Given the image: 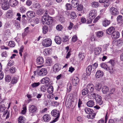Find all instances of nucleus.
Listing matches in <instances>:
<instances>
[{
	"mask_svg": "<svg viewBox=\"0 0 123 123\" xmlns=\"http://www.w3.org/2000/svg\"><path fill=\"white\" fill-rule=\"evenodd\" d=\"M17 16L18 17V18H17V20L19 21H20L21 20V15L19 13H17Z\"/></svg>",
	"mask_w": 123,
	"mask_h": 123,
	"instance_id": "obj_62",
	"label": "nucleus"
},
{
	"mask_svg": "<svg viewBox=\"0 0 123 123\" xmlns=\"http://www.w3.org/2000/svg\"><path fill=\"white\" fill-rule=\"evenodd\" d=\"M47 74V71L45 68H42L38 70L37 73L38 74L39 76H43L46 75Z\"/></svg>",
	"mask_w": 123,
	"mask_h": 123,
	"instance_id": "obj_7",
	"label": "nucleus"
},
{
	"mask_svg": "<svg viewBox=\"0 0 123 123\" xmlns=\"http://www.w3.org/2000/svg\"><path fill=\"white\" fill-rule=\"evenodd\" d=\"M18 81L17 78L15 77H13L12 78L11 82V83L14 84L16 83Z\"/></svg>",
	"mask_w": 123,
	"mask_h": 123,
	"instance_id": "obj_43",
	"label": "nucleus"
},
{
	"mask_svg": "<svg viewBox=\"0 0 123 123\" xmlns=\"http://www.w3.org/2000/svg\"><path fill=\"white\" fill-rule=\"evenodd\" d=\"M96 89L98 91H99L101 88V85L98 83L96 84L95 86Z\"/></svg>",
	"mask_w": 123,
	"mask_h": 123,
	"instance_id": "obj_44",
	"label": "nucleus"
},
{
	"mask_svg": "<svg viewBox=\"0 0 123 123\" xmlns=\"http://www.w3.org/2000/svg\"><path fill=\"white\" fill-rule=\"evenodd\" d=\"M79 80L78 77H75L72 80V84L74 86H76L79 82Z\"/></svg>",
	"mask_w": 123,
	"mask_h": 123,
	"instance_id": "obj_25",
	"label": "nucleus"
},
{
	"mask_svg": "<svg viewBox=\"0 0 123 123\" xmlns=\"http://www.w3.org/2000/svg\"><path fill=\"white\" fill-rule=\"evenodd\" d=\"M93 98H94L97 104L99 105H101L103 103V102L101 100V97L96 93H92L91 94Z\"/></svg>",
	"mask_w": 123,
	"mask_h": 123,
	"instance_id": "obj_2",
	"label": "nucleus"
},
{
	"mask_svg": "<svg viewBox=\"0 0 123 123\" xmlns=\"http://www.w3.org/2000/svg\"><path fill=\"white\" fill-rule=\"evenodd\" d=\"M101 51V48L100 47H98L95 48L94 54L95 55H99Z\"/></svg>",
	"mask_w": 123,
	"mask_h": 123,
	"instance_id": "obj_28",
	"label": "nucleus"
},
{
	"mask_svg": "<svg viewBox=\"0 0 123 123\" xmlns=\"http://www.w3.org/2000/svg\"><path fill=\"white\" fill-rule=\"evenodd\" d=\"M8 45L10 47H14L15 46V44L14 41H10Z\"/></svg>",
	"mask_w": 123,
	"mask_h": 123,
	"instance_id": "obj_49",
	"label": "nucleus"
},
{
	"mask_svg": "<svg viewBox=\"0 0 123 123\" xmlns=\"http://www.w3.org/2000/svg\"><path fill=\"white\" fill-rule=\"evenodd\" d=\"M77 37L76 36H74L72 38V40L74 42H75L77 40Z\"/></svg>",
	"mask_w": 123,
	"mask_h": 123,
	"instance_id": "obj_64",
	"label": "nucleus"
},
{
	"mask_svg": "<svg viewBox=\"0 0 123 123\" xmlns=\"http://www.w3.org/2000/svg\"><path fill=\"white\" fill-rule=\"evenodd\" d=\"M50 79L48 77H45L42 79L41 81V82L42 83L49 84Z\"/></svg>",
	"mask_w": 123,
	"mask_h": 123,
	"instance_id": "obj_22",
	"label": "nucleus"
},
{
	"mask_svg": "<svg viewBox=\"0 0 123 123\" xmlns=\"http://www.w3.org/2000/svg\"><path fill=\"white\" fill-rule=\"evenodd\" d=\"M92 7L96 8L98 7L99 6V4L98 2H94L92 3Z\"/></svg>",
	"mask_w": 123,
	"mask_h": 123,
	"instance_id": "obj_47",
	"label": "nucleus"
},
{
	"mask_svg": "<svg viewBox=\"0 0 123 123\" xmlns=\"http://www.w3.org/2000/svg\"><path fill=\"white\" fill-rule=\"evenodd\" d=\"M61 65H60L56 64L54 65L53 67L54 71L56 72L59 71L61 69Z\"/></svg>",
	"mask_w": 123,
	"mask_h": 123,
	"instance_id": "obj_16",
	"label": "nucleus"
},
{
	"mask_svg": "<svg viewBox=\"0 0 123 123\" xmlns=\"http://www.w3.org/2000/svg\"><path fill=\"white\" fill-rule=\"evenodd\" d=\"M108 63L111 64L112 66H108L106 70L108 71L111 74L113 73L114 71V69L112 66L114 65L115 64L114 61L113 60H111L108 62Z\"/></svg>",
	"mask_w": 123,
	"mask_h": 123,
	"instance_id": "obj_4",
	"label": "nucleus"
},
{
	"mask_svg": "<svg viewBox=\"0 0 123 123\" xmlns=\"http://www.w3.org/2000/svg\"><path fill=\"white\" fill-rule=\"evenodd\" d=\"M89 92V91L86 88L83 90L82 91V95H85Z\"/></svg>",
	"mask_w": 123,
	"mask_h": 123,
	"instance_id": "obj_39",
	"label": "nucleus"
},
{
	"mask_svg": "<svg viewBox=\"0 0 123 123\" xmlns=\"http://www.w3.org/2000/svg\"><path fill=\"white\" fill-rule=\"evenodd\" d=\"M5 79L6 81L7 82H10L11 79L10 76L9 75H6Z\"/></svg>",
	"mask_w": 123,
	"mask_h": 123,
	"instance_id": "obj_45",
	"label": "nucleus"
},
{
	"mask_svg": "<svg viewBox=\"0 0 123 123\" xmlns=\"http://www.w3.org/2000/svg\"><path fill=\"white\" fill-rule=\"evenodd\" d=\"M79 58L80 61H81L84 59L85 57L84 53L80 52L79 55Z\"/></svg>",
	"mask_w": 123,
	"mask_h": 123,
	"instance_id": "obj_34",
	"label": "nucleus"
},
{
	"mask_svg": "<svg viewBox=\"0 0 123 123\" xmlns=\"http://www.w3.org/2000/svg\"><path fill=\"white\" fill-rule=\"evenodd\" d=\"M85 112L87 114H89L93 112V110L89 108H86L85 109Z\"/></svg>",
	"mask_w": 123,
	"mask_h": 123,
	"instance_id": "obj_35",
	"label": "nucleus"
},
{
	"mask_svg": "<svg viewBox=\"0 0 123 123\" xmlns=\"http://www.w3.org/2000/svg\"><path fill=\"white\" fill-rule=\"evenodd\" d=\"M6 109V107L4 104H0V112H2L4 111Z\"/></svg>",
	"mask_w": 123,
	"mask_h": 123,
	"instance_id": "obj_37",
	"label": "nucleus"
},
{
	"mask_svg": "<svg viewBox=\"0 0 123 123\" xmlns=\"http://www.w3.org/2000/svg\"><path fill=\"white\" fill-rule=\"evenodd\" d=\"M97 12L96 10H93L91 11L89 14V18L91 19L94 18L97 15Z\"/></svg>",
	"mask_w": 123,
	"mask_h": 123,
	"instance_id": "obj_9",
	"label": "nucleus"
},
{
	"mask_svg": "<svg viewBox=\"0 0 123 123\" xmlns=\"http://www.w3.org/2000/svg\"><path fill=\"white\" fill-rule=\"evenodd\" d=\"M43 119L44 121L48 122L51 119L50 115L48 114H46L43 117Z\"/></svg>",
	"mask_w": 123,
	"mask_h": 123,
	"instance_id": "obj_24",
	"label": "nucleus"
},
{
	"mask_svg": "<svg viewBox=\"0 0 123 123\" xmlns=\"http://www.w3.org/2000/svg\"><path fill=\"white\" fill-rule=\"evenodd\" d=\"M115 30V28L114 27H111L107 29L106 32L107 34L110 35L112 34L114 32Z\"/></svg>",
	"mask_w": 123,
	"mask_h": 123,
	"instance_id": "obj_15",
	"label": "nucleus"
},
{
	"mask_svg": "<svg viewBox=\"0 0 123 123\" xmlns=\"http://www.w3.org/2000/svg\"><path fill=\"white\" fill-rule=\"evenodd\" d=\"M110 11L111 14L113 15H117L119 12L117 9L114 7H112L110 8Z\"/></svg>",
	"mask_w": 123,
	"mask_h": 123,
	"instance_id": "obj_8",
	"label": "nucleus"
},
{
	"mask_svg": "<svg viewBox=\"0 0 123 123\" xmlns=\"http://www.w3.org/2000/svg\"><path fill=\"white\" fill-rule=\"evenodd\" d=\"M86 88L89 91V92L92 93L94 90V87L92 84H90L87 85Z\"/></svg>",
	"mask_w": 123,
	"mask_h": 123,
	"instance_id": "obj_10",
	"label": "nucleus"
},
{
	"mask_svg": "<svg viewBox=\"0 0 123 123\" xmlns=\"http://www.w3.org/2000/svg\"><path fill=\"white\" fill-rule=\"evenodd\" d=\"M96 35L98 37H101L103 35V32L102 31H99L97 32Z\"/></svg>",
	"mask_w": 123,
	"mask_h": 123,
	"instance_id": "obj_41",
	"label": "nucleus"
},
{
	"mask_svg": "<svg viewBox=\"0 0 123 123\" xmlns=\"http://www.w3.org/2000/svg\"><path fill=\"white\" fill-rule=\"evenodd\" d=\"M53 22L52 18L48 16H43L42 18V23L43 24L49 25L52 24Z\"/></svg>",
	"mask_w": 123,
	"mask_h": 123,
	"instance_id": "obj_1",
	"label": "nucleus"
},
{
	"mask_svg": "<svg viewBox=\"0 0 123 123\" xmlns=\"http://www.w3.org/2000/svg\"><path fill=\"white\" fill-rule=\"evenodd\" d=\"M52 115L55 117H59L60 116V113L57 110H54L51 111Z\"/></svg>",
	"mask_w": 123,
	"mask_h": 123,
	"instance_id": "obj_14",
	"label": "nucleus"
},
{
	"mask_svg": "<svg viewBox=\"0 0 123 123\" xmlns=\"http://www.w3.org/2000/svg\"><path fill=\"white\" fill-rule=\"evenodd\" d=\"M87 104L88 106L92 107L94 105V103L93 101L90 100L87 102Z\"/></svg>",
	"mask_w": 123,
	"mask_h": 123,
	"instance_id": "obj_33",
	"label": "nucleus"
},
{
	"mask_svg": "<svg viewBox=\"0 0 123 123\" xmlns=\"http://www.w3.org/2000/svg\"><path fill=\"white\" fill-rule=\"evenodd\" d=\"M41 7L40 4L38 3H36L34 5V7L36 8H39Z\"/></svg>",
	"mask_w": 123,
	"mask_h": 123,
	"instance_id": "obj_57",
	"label": "nucleus"
},
{
	"mask_svg": "<svg viewBox=\"0 0 123 123\" xmlns=\"http://www.w3.org/2000/svg\"><path fill=\"white\" fill-rule=\"evenodd\" d=\"M56 28L57 30L60 31L62 30L63 27L61 25H59L56 26Z\"/></svg>",
	"mask_w": 123,
	"mask_h": 123,
	"instance_id": "obj_52",
	"label": "nucleus"
},
{
	"mask_svg": "<svg viewBox=\"0 0 123 123\" xmlns=\"http://www.w3.org/2000/svg\"><path fill=\"white\" fill-rule=\"evenodd\" d=\"M18 2L17 0H10L9 4L11 6L14 7L17 6Z\"/></svg>",
	"mask_w": 123,
	"mask_h": 123,
	"instance_id": "obj_11",
	"label": "nucleus"
},
{
	"mask_svg": "<svg viewBox=\"0 0 123 123\" xmlns=\"http://www.w3.org/2000/svg\"><path fill=\"white\" fill-rule=\"evenodd\" d=\"M72 6L75 8L77 6L79 5L80 2L79 0H72L71 1Z\"/></svg>",
	"mask_w": 123,
	"mask_h": 123,
	"instance_id": "obj_12",
	"label": "nucleus"
},
{
	"mask_svg": "<svg viewBox=\"0 0 123 123\" xmlns=\"http://www.w3.org/2000/svg\"><path fill=\"white\" fill-rule=\"evenodd\" d=\"M41 90L43 92H45L46 90V87L44 86H42L41 87Z\"/></svg>",
	"mask_w": 123,
	"mask_h": 123,
	"instance_id": "obj_63",
	"label": "nucleus"
},
{
	"mask_svg": "<svg viewBox=\"0 0 123 123\" xmlns=\"http://www.w3.org/2000/svg\"><path fill=\"white\" fill-rule=\"evenodd\" d=\"M119 33L118 32L114 31L112 33L111 37L113 39H117L119 37Z\"/></svg>",
	"mask_w": 123,
	"mask_h": 123,
	"instance_id": "obj_21",
	"label": "nucleus"
},
{
	"mask_svg": "<svg viewBox=\"0 0 123 123\" xmlns=\"http://www.w3.org/2000/svg\"><path fill=\"white\" fill-rule=\"evenodd\" d=\"M110 23V21L106 19L104 20L102 22V24L103 26L106 27L108 26Z\"/></svg>",
	"mask_w": 123,
	"mask_h": 123,
	"instance_id": "obj_29",
	"label": "nucleus"
},
{
	"mask_svg": "<svg viewBox=\"0 0 123 123\" xmlns=\"http://www.w3.org/2000/svg\"><path fill=\"white\" fill-rule=\"evenodd\" d=\"M52 61L51 59L47 58L46 61V65L48 66H50L52 64Z\"/></svg>",
	"mask_w": 123,
	"mask_h": 123,
	"instance_id": "obj_31",
	"label": "nucleus"
},
{
	"mask_svg": "<svg viewBox=\"0 0 123 123\" xmlns=\"http://www.w3.org/2000/svg\"><path fill=\"white\" fill-rule=\"evenodd\" d=\"M52 51V49H46L44 50L43 53L45 55H48L51 54Z\"/></svg>",
	"mask_w": 123,
	"mask_h": 123,
	"instance_id": "obj_17",
	"label": "nucleus"
},
{
	"mask_svg": "<svg viewBox=\"0 0 123 123\" xmlns=\"http://www.w3.org/2000/svg\"><path fill=\"white\" fill-rule=\"evenodd\" d=\"M0 3L2 4V8L4 10H7L9 7V4L6 0H0Z\"/></svg>",
	"mask_w": 123,
	"mask_h": 123,
	"instance_id": "obj_3",
	"label": "nucleus"
},
{
	"mask_svg": "<svg viewBox=\"0 0 123 123\" xmlns=\"http://www.w3.org/2000/svg\"><path fill=\"white\" fill-rule=\"evenodd\" d=\"M6 115V118L7 119L9 117V113L8 112V111L7 110H6L4 113L3 116L4 117H5Z\"/></svg>",
	"mask_w": 123,
	"mask_h": 123,
	"instance_id": "obj_48",
	"label": "nucleus"
},
{
	"mask_svg": "<svg viewBox=\"0 0 123 123\" xmlns=\"http://www.w3.org/2000/svg\"><path fill=\"white\" fill-rule=\"evenodd\" d=\"M26 14L27 17L30 18L33 17L35 16V14L34 12L32 11H29L27 12Z\"/></svg>",
	"mask_w": 123,
	"mask_h": 123,
	"instance_id": "obj_19",
	"label": "nucleus"
},
{
	"mask_svg": "<svg viewBox=\"0 0 123 123\" xmlns=\"http://www.w3.org/2000/svg\"><path fill=\"white\" fill-rule=\"evenodd\" d=\"M104 75V73L102 71L98 70L97 71L96 74V76L97 78H99L102 77Z\"/></svg>",
	"mask_w": 123,
	"mask_h": 123,
	"instance_id": "obj_18",
	"label": "nucleus"
},
{
	"mask_svg": "<svg viewBox=\"0 0 123 123\" xmlns=\"http://www.w3.org/2000/svg\"><path fill=\"white\" fill-rule=\"evenodd\" d=\"M71 18H75L76 17V14L74 12H72L70 14Z\"/></svg>",
	"mask_w": 123,
	"mask_h": 123,
	"instance_id": "obj_51",
	"label": "nucleus"
},
{
	"mask_svg": "<svg viewBox=\"0 0 123 123\" xmlns=\"http://www.w3.org/2000/svg\"><path fill=\"white\" fill-rule=\"evenodd\" d=\"M101 66L102 68L105 69L106 70L108 67L107 65L106 64L103 63H101Z\"/></svg>",
	"mask_w": 123,
	"mask_h": 123,
	"instance_id": "obj_54",
	"label": "nucleus"
},
{
	"mask_svg": "<svg viewBox=\"0 0 123 123\" xmlns=\"http://www.w3.org/2000/svg\"><path fill=\"white\" fill-rule=\"evenodd\" d=\"M10 72L12 73H14L15 71V68L13 67L10 68L9 69Z\"/></svg>",
	"mask_w": 123,
	"mask_h": 123,
	"instance_id": "obj_58",
	"label": "nucleus"
},
{
	"mask_svg": "<svg viewBox=\"0 0 123 123\" xmlns=\"http://www.w3.org/2000/svg\"><path fill=\"white\" fill-rule=\"evenodd\" d=\"M109 89L108 87L106 86H103L102 89V92L104 94L107 93L109 91Z\"/></svg>",
	"mask_w": 123,
	"mask_h": 123,
	"instance_id": "obj_26",
	"label": "nucleus"
},
{
	"mask_svg": "<svg viewBox=\"0 0 123 123\" xmlns=\"http://www.w3.org/2000/svg\"><path fill=\"white\" fill-rule=\"evenodd\" d=\"M69 40L68 37L67 36H65L63 37V41L64 42H66Z\"/></svg>",
	"mask_w": 123,
	"mask_h": 123,
	"instance_id": "obj_60",
	"label": "nucleus"
},
{
	"mask_svg": "<svg viewBox=\"0 0 123 123\" xmlns=\"http://www.w3.org/2000/svg\"><path fill=\"white\" fill-rule=\"evenodd\" d=\"M13 12L12 10H9L7 11V17L8 18L11 17L12 16Z\"/></svg>",
	"mask_w": 123,
	"mask_h": 123,
	"instance_id": "obj_36",
	"label": "nucleus"
},
{
	"mask_svg": "<svg viewBox=\"0 0 123 123\" xmlns=\"http://www.w3.org/2000/svg\"><path fill=\"white\" fill-rule=\"evenodd\" d=\"M103 3H104V6L105 7H107L109 5V3L107 0L106 1V0Z\"/></svg>",
	"mask_w": 123,
	"mask_h": 123,
	"instance_id": "obj_59",
	"label": "nucleus"
},
{
	"mask_svg": "<svg viewBox=\"0 0 123 123\" xmlns=\"http://www.w3.org/2000/svg\"><path fill=\"white\" fill-rule=\"evenodd\" d=\"M40 84V83L39 82H35L33 83L31 85V86L33 88H35L38 86Z\"/></svg>",
	"mask_w": 123,
	"mask_h": 123,
	"instance_id": "obj_40",
	"label": "nucleus"
},
{
	"mask_svg": "<svg viewBox=\"0 0 123 123\" xmlns=\"http://www.w3.org/2000/svg\"><path fill=\"white\" fill-rule=\"evenodd\" d=\"M32 3V2L31 1L28 0L26 2V4L27 6H30L31 5Z\"/></svg>",
	"mask_w": 123,
	"mask_h": 123,
	"instance_id": "obj_61",
	"label": "nucleus"
},
{
	"mask_svg": "<svg viewBox=\"0 0 123 123\" xmlns=\"http://www.w3.org/2000/svg\"><path fill=\"white\" fill-rule=\"evenodd\" d=\"M92 70V66L91 65L89 66L86 69V74L87 75H89L91 73Z\"/></svg>",
	"mask_w": 123,
	"mask_h": 123,
	"instance_id": "obj_20",
	"label": "nucleus"
},
{
	"mask_svg": "<svg viewBox=\"0 0 123 123\" xmlns=\"http://www.w3.org/2000/svg\"><path fill=\"white\" fill-rule=\"evenodd\" d=\"M77 9L79 11H82L83 8V6L82 5H80L78 6Z\"/></svg>",
	"mask_w": 123,
	"mask_h": 123,
	"instance_id": "obj_53",
	"label": "nucleus"
},
{
	"mask_svg": "<svg viewBox=\"0 0 123 123\" xmlns=\"http://www.w3.org/2000/svg\"><path fill=\"white\" fill-rule=\"evenodd\" d=\"M25 118L23 116H21L19 117L18 123H24Z\"/></svg>",
	"mask_w": 123,
	"mask_h": 123,
	"instance_id": "obj_32",
	"label": "nucleus"
},
{
	"mask_svg": "<svg viewBox=\"0 0 123 123\" xmlns=\"http://www.w3.org/2000/svg\"><path fill=\"white\" fill-rule=\"evenodd\" d=\"M55 43L57 44H60L62 40L61 38L59 36H57L55 37Z\"/></svg>",
	"mask_w": 123,
	"mask_h": 123,
	"instance_id": "obj_27",
	"label": "nucleus"
},
{
	"mask_svg": "<svg viewBox=\"0 0 123 123\" xmlns=\"http://www.w3.org/2000/svg\"><path fill=\"white\" fill-rule=\"evenodd\" d=\"M115 89L114 88H111L110 90L109 91V93L108 95L109 97H111V95L114 94L115 93Z\"/></svg>",
	"mask_w": 123,
	"mask_h": 123,
	"instance_id": "obj_42",
	"label": "nucleus"
},
{
	"mask_svg": "<svg viewBox=\"0 0 123 123\" xmlns=\"http://www.w3.org/2000/svg\"><path fill=\"white\" fill-rule=\"evenodd\" d=\"M52 44L51 40L49 38H47L43 40L42 42L43 45L45 47H48L51 46Z\"/></svg>",
	"mask_w": 123,
	"mask_h": 123,
	"instance_id": "obj_5",
	"label": "nucleus"
},
{
	"mask_svg": "<svg viewBox=\"0 0 123 123\" xmlns=\"http://www.w3.org/2000/svg\"><path fill=\"white\" fill-rule=\"evenodd\" d=\"M29 108V110L30 113H35L37 110L36 107L34 105H30Z\"/></svg>",
	"mask_w": 123,
	"mask_h": 123,
	"instance_id": "obj_6",
	"label": "nucleus"
},
{
	"mask_svg": "<svg viewBox=\"0 0 123 123\" xmlns=\"http://www.w3.org/2000/svg\"><path fill=\"white\" fill-rule=\"evenodd\" d=\"M115 43L118 46L123 45V39H120L117 40L116 42Z\"/></svg>",
	"mask_w": 123,
	"mask_h": 123,
	"instance_id": "obj_23",
	"label": "nucleus"
},
{
	"mask_svg": "<svg viewBox=\"0 0 123 123\" xmlns=\"http://www.w3.org/2000/svg\"><path fill=\"white\" fill-rule=\"evenodd\" d=\"M36 62L38 65H42L44 62L43 59L42 57H38L36 60Z\"/></svg>",
	"mask_w": 123,
	"mask_h": 123,
	"instance_id": "obj_13",
	"label": "nucleus"
},
{
	"mask_svg": "<svg viewBox=\"0 0 123 123\" xmlns=\"http://www.w3.org/2000/svg\"><path fill=\"white\" fill-rule=\"evenodd\" d=\"M26 9L24 7H21L20 8V12L22 13L25 12V11Z\"/></svg>",
	"mask_w": 123,
	"mask_h": 123,
	"instance_id": "obj_56",
	"label": "nucleus"
},
{
	"mask_svg": "<svg viewBox=\"0 0 123 123\" xmlns=\"http://www.w3.org/2000/svg\"><path fill=\"white\" fill-rule=\"evenodd\" d=\"M43 13V11L41 9H39L37 10L36 13L37 14L39 15L42 14Z\"/></svg>",
	"mask_w": 123,
	"mask_h": 123,
	"instance_id": "obj_46",
	"label": "nucleus"
},
{
	"mask_svg": "<svg viewBox=\"0 0 123 123\" xmlns=\"http://www.w3.org/2000/svg\"><path fill=\"white\" fill-rule=\"evenodd\" d=\"M53 91V88L52 86H50L48 89V92L49 93H51Z\"/></svg>",
	"mask_w": 123,
	"mask_h": 123,
	"instance_id": "obj_38",
	"label": "nucleus"
},
{
	"mask_svg": "<svg viewBox=\"0 0 123 123\" xmlns=\"http://www.w3.org/2000/svg\"><path fill=\"white\" fill-rule=\"evenodd\" d=\"M96 114L95 113H91L87 116V117L88 118L93 119L95 117Z\"/></svg>",
	"mask_w": 123,
	"mask_h": 123,
	"instance_id": "obj_30",
	"label": "nucleus"
},
{
	"mask_svg": "<svg viewBox=\"0 0 123 123\" xmlns=\"http://www.w3.org/2000/svg\"><path fill=\"white\" fill-rule=\"evenodd\" d=\"M43 32L45 34L47 32L48 30V27L46 26H44L43 28Z\"/></svg>",
	"mask_w": 123,
	"mask_h": 123,
	"instance_id": "obj_50",
	"label": "nucleus"
},
{
	"mask_svg": "<svg viewBox=\"0 0 123 123\" xmlns=\"http://www.w3.org/2000/svg\"><path fill=\"white\" fill-rule=\"evenodd\" d=\"M66 7L67 9L68 10H70L71 9L72 6L71 5L67 3L66 5Z\"/></svg>",
	"mask_w": 123,
	"mask_h": 123,
	"instance_id": "obj_55",
	"label": "nucleus"
}]
</instances>
